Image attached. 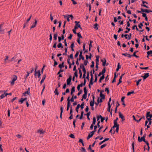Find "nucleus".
<instances>
[{
  "mask_svg": "<svg viewBox=\"0 0 152 152\" xmlns=\"http://www.w3.org/2000/svg\"><path fill=\"white\" fill-rule=\"evenodd\" d=\"M79 70V73L80 74L79 77L80 78H81L82 77V71L81 69H78Z\"/></svg>",
  "mask_w": 152,
  "mask_h": 152,
  "instance_id": "24",
  "label": "nucleus"
},
{
  "mask_svg": "<svg viewBox=\"0 0 152 152\" xmlns=\"http://www.w3.org/2000/svg\"><path fill=\"white\" fill-rule=\"evenodd\" d=\"M90 43L89 44V47L91 48L93 47L92 43L93 42V41L91 40H90Z\"/></svg>",
  "mask_w": 152,
  "mask_h": 152,
  "instance_id": "43",
  "label": "nucleus"
},
{
  "mask_svg": "<svg viewBox=\"0 0 152 152\" xmlns=\"http://www.w3.org/2000/svg\"><path fill=\"white\" fill-rule=\"evenodd\" d=\"M57 47L58 48H64L63 46L62 45V43L61 42H59L58 45H57Z\"/></svg>",
  "mask_w": 152,
  "mask_h": 152,
  "instance_id": "23",
  "label": "nucleus"
},
{
  "mask_svg": "<svg viewBox=\"0 0 152 152\" xmlns=\"http://www.w3.org/2000/svg\"><path fill=\"white\" fill-rule=\"evenodd\" d=\"M72 112H73V110H72V106H71V107H70V112L69 113V114L70 115H73V114H72Z\"/></svg>",
  "mask_w": 152,
  "mask_h": 152,
  "instance_id": "54",
  "label": "nucleus"
},
{
  "mask_svg": "<svg viewBox=\"0 0 152 152\" xmlns=\"http://www.w3.org/2000/svg\"><path fill=\"white\" fill-rule=\"evenodd\" d=\"M91 65L90 66V67L91 68H94V61H92L91 62Z\"/></svg>",
  "mask_w": 152,
  "mask_h": 152,
  "instance_id": "58",
  "label": "nucleus"
},
{
  "mask_svg": "<svg viewBox=\"0 0 152 152\" xmlns=\"http://www.w3.org/2000/svg\"><path fill=\"white\" fill-rule=\"evenodd\" d=\"M152 117L151 116H149V117H146L147 118V119L148 121H149V125L151 124V118Z\"/></svg>",
  "mask_w": 152,
  "mask_h": 152,
  "instance_id": "9",
  "label": "nucleus"
},
{
  "mask_svg": "<svg viewBox=\"0 0 152 152\" xmlns=\"http://www.w3.org/2000/svg\"><path fill=\"white\" fill-rule=\"evenodd\" d=\"M84 102H83L81 105H80V107L81 108V109L82 110L84 108Z\"/></svg>",
  "mask_w": 152,
  "mask_h": 152,
  "instance_id": "34",
  "label": "nucleus"
},
{
  "mask_svg": "<svg viewBox=\"0 0 152 152\" xmlns=\"http://www.w3.org/2000/svg\"><path fill=\"white\" fill-rule=\"evenodd\" d=\"M100 97L101 98V99H105V96L103 94H102L101 95L100 94Z\"/></svg>",
  "mask_w": 152,
  "mask_h": 152,
  "instance_id": "41",
  "label": "nucleus"
},
{
  "mask_svg": "<svg viewBox=\"0 0 152 152\" xmlns=\"http://www.w3.org/2000/svg\"><path fill=\"white\" fill-rule=\"evenodd\" d=\"M58 36V33L57 32L54 34L53 38L55 40H56L57 39V37Z\"/></svg>",
  "mask_w": 152,
  "mask_h": 152,
  "instance_id": "22",
  "label": "nucleus"
},
{
  "mask_svg": "<svg viewBox=\"0 0 152 152\" xmlns=\"http://www.w3.org/2000/svg\"><path fill=\"white\" fill-rule=\"evenodd\" d=\"M37 73V76H38V78H39V77H40V75H41L40 71V70H38Z\"/></svg>",
  "mask_w": 152,
  "mask_h": 152,
  "instance_id": "45",
  "label": "nucleus"
},
{
  "mask_svg": "<svg viewBox=\"0 0 152 152\" xmlns=\"http://www.w3.org/2000/svg\"><path fill=\"white\" fill-rule=\"evenodd\" d=\"M149 76V73H145L144 74V75L143 76H141V77L143 78V80H144L146 79Z\"/></svg>",
  "mask_w": 152,
  "mask_h": 152,
  "instance_id": "6",
  "label": "nucleus"
},
{
  "mask_svg": "<svg viewBox=\"0 0 152 152\" xmlns=\"http://www.w3.org/2000/svg\"><path fill=\"white\" fill-rule=\"evenodd\" d=\"M78 142H80V143H82V145H83V146H84V143H83V140H82V139H80L79 140V141H78Z\"/></svg>",
  "mask_w": 152,
  "mask_h": 152,
  "instance_id": "32",
  "label": "nucleus"
},
{
  "mask_svg": "<svg viewBox=\"0 0 152 152\" xmlns=\"http://www.w3.org/2000/svg\"><path fill=\"white\" fill-rule=\"evenodd\" d=\"M100 102V101H99V97L98 98L97 100V102H96L95 104L96 105V106H97L99 104Z\"/></svg>",
  "mask_w": 152,
  "mask_h": 152,
  "instance_id": "39",
  "label": "nucleus"
},
{
  "mask_svg": "<svg viewBox=\"0 0 152 152\" xmlns=\"http://www.w3.org/2000/svg\"><path fill=\"white\" fill-rule=\"evenodd\" d=\"M96 118L95 117H94L93 118V121L92 124L95 125L96 124Z\"/></svg>",
  "mask_w": 152,
  "mask_h": 152,
  "instance_id": "35",
  "label": "nucleus"
},
{
  "mask_svg": "<svg viewBox=\"0 0 152 152\" xmlns=\"http://www.w3.org/2000/svg\"><path fill=\"white\" fill-rule=\"evenodd\" d=\"M104 78V76H103H103H102L100 78L99 80V83H101V82H102V81L103 80Z\"/></svg>",
  "mask_w": 152,
  "mask_h": 152,
  "instance_id": "30",
  "label": "nucleus"
},
{
  "mask_svg": "<svg viewBox=\"0 0 152 152\" xmlns=\"http://www.w3.org/2000/svg\"><path fill=\"white\" fill-rule=\"evenodd\" d=\"M37 22V20L36 19H35V22L33 23V25L31 26L30 28V30H31L32 28H34L36 26Z\"/></svg>",
  "mask_w": 152,
  "mask_h": 152,
  "instance_id": "7",
  "label": "nucleus"
},
{
  "mask_svg": "<svg viewBox=\"0 0 152 152\" xmlns=\"http://www.w3.org/2000/svg\"><path fill=\"white\" fill-rule=\"evenodd\" d=\"M99 56H96V64H99Z\"/></svg>",
  "mask_w": 152,
  "mask_h": 152,
  "instance_id": "18",
  "label": "nucleus"
},
{
  "mask_svg": "<svg viewBox=\"0 0 152 152\" xmlns=\"http://www.w3.org/2000/svg\"><path fill=\"white\" fill-rule=\"evenodd\" d=\"M7 91H0V92H4V94H2L1 96H0V97L1 99H3V98L5 96H5V92H6Z\"/></svg>",
  "mask_w": 152,
  "mask_h": 152,
  "instance_id": "13",
  "label": "nucleus"
},
{
  "mask_svg": "<svg viewBox=\"0 0 152 152\" xmlns=\"http://www.w3.org/2000/svg\"><path fill=\"white\" fill-rule=\"evenodd\" d=\"M53 61L54 62V64L53 65L54 66H55L56 65H57L58 64V63L56 61L55 59H53Z\"/></svg>",
  "mask_w": 152,
  "mask_h": 152,
  "instance_id": "57",
  "label": "nucleus"
},
{
  "mask_svg": "<svg viewBox=\"0 0 152 152\" xmlns=\"http://www.w3.org/2000/svg\"><path fill=\"white\" fill-rule=\"evenodd\" d=\"M70 97V96H69L68 97L67 99V106L70 107L71 105V103H70V100H69V98Z\"/></svg>",
  "mask_w": 152,
  "mask_h": 152,
  "instance_id": "10",
  "label": "nucleus"
},
{
  "mask_svg": "<svg viewBox=\"0 0 152 152\" xmlns=\"http://www.w3.org/2000/svg\"><path fill=\"white\" fill-rule=\"evenodd\" d=\"M45 84H44L43 85V89L42 90V92L41 93V95H42V94L43 93V92L44 91V90L45 88Z\"/></svg>",
  "mask_w": 152,
  "mask_h": 152,
  "instance_id": "48",
  "label": "nucleus"
},
{
  "mask_svg": "<svg viewBox=\"0 0 152 152\" xmlns=\"http://www.w3.org/2000/svg\"><path fill=\"white\" fill-rule=\"evenodd\" d=\"M54 93H55L56 95H58L59 94V93L58 92V87H57L54 91Z\"/></svg>",
  "mask_w": 152,
  "mask_h": 152,
  "instance_id": "26",
  "label": "nucleus"
},
{
  "mask_svg": "<svg viewBox=\"0 0 152 152\" xmlns=\"http://www.w3.org/2000/svg\"><path fill=\"white\" fill-rule=\"evenodd\" d=\"M105 91L107 92V94H109V91L108 88H106L105 89Z\"/></svg>",
  "mask_w": 152,
  "mask_h": 152,
  "instance_id": "56",
  "label": "nucleus"
},
{
  "mask_svg": "<svg viewBox=\"0 0 152 152\" xmlns=\"http://www.w3.org/2000/svg\"><path fill=\"white\" fill-rule=\"evenodd\" d=\"M64 62H63L61 64H60L58 65V67L61 69L62 67H64Z\"/></svg>",
  "mask_w": 152,
  "mask_h": 152,
  "instance_id": "14",
  "label": "nucleus"
},
{
  "mask_svg": "<svg viewBox=\"0 0 152 152\" xmlns=\"http://www.w3.org/2000/svg\"><path fill=\"white\" fill-rule=\"evenodd\" d=\"M89 71L87 72V77H86V78L88 80H89Z\"/></svg>",
  "mask_w": 152,
  "mask_h": 152,
  "instance_id": "47",
  "label": "nucleus"
},
{
  "mask_svg": "<svg viewBox=\"0 0 152 152\" xmlns=\"http://www.w3.org/2000/svg\"><path fill=\"white\" fill-rule=\"evenodd\" d=\"M79 52L80 50L77 51L76 53L75 54V58H77L78 56V55L79 54Z\"/></svg>",
  "mask_w": 152,
  "mask_h": 152,
  "instance_id": "40",
  "label": "nucleus"
},
{
  "mask_svg": "<svg viewBox=\"0 0 152 152\" xmlns=\"http://www.w3.org/2000/svg\"><path fill=\"white\" fill-rule=\"evenodd\" d=\"M83 90L84 93L87 94V90L86 87H85L84 88Z\"/></svg>",
  "mask_w": 152,
  "mask_h": 152,
  "instance_id": "51",
  "label": "nucleus"
},
{
  "mask_svg": "<svg viewBox=\"0 0 152 152\" xmlns=\"http://www.w3.org/2000/svg\"><path fill=\"white\" fill-rule=\"evenodd\" d=\"M100 118H101V122H103L104 121V120L105 119V117H103L102 116L100 115Z\"/></svg>",
  "mask_w": 152,
  "mask_h": 152,
  "instance_id": "31",
  "label": "nucleus"
},
{
  "mask_svg": "<svg viewBox=\"0 0 152 152\" xmlns=\"http://www.w3.org/2000/svg\"><path fill=\"white\" fill-rule=\"evenodd\" d=\"M80 106V105L79 104H77V106L75 110L77 113L78 112V109L79 108Z\"/></svg>",
  "mask_w": 152,
  "mask_h": 152,
  "instance_id": "28",
  "label": "nucleus"
},
{
  "mask_svg": "<svg viewBox=\"0 0 152 152\" xmlns=\"http://www.w3.org/2000/svg\"><path fill=\"white\" fill-rule=\"evenodd\" d=\"M119 118L121 119L124 117L123 115L121 113L119 112Z\"/></svg>",
  "mask_w": 152,
  "mask_h": 152,
  "instance_id": "38",
  "label": "nucleus"
},
{
  "mask_svg": "<svg viewBox=\"0 0 152 152\" xmlns=\"http://www.w3.org/2000/svg\"><path fill=\"white\" fill-rule=\"evenodd\" d=\"M60 110H61V113H60V117L61 119L62 118V114L63 112V108L62 107H60Z\"/></svg>",
  "mask_w": 152,
  "mask_h": 152,
  "instance_id": "21",
  "label": "nucleus"
},
{
  "mask_svg": "<svg viewBox=\"0 0 152 152\" xmlns=\"http://www.w3.org/2000/svg\"><path fill=\"white\" fill-rule=\"evenodd\" d=\"M141 10L142 12H145L147 13H148L150 12H152V11L150 10H149L147 9H144L142 8H141Z\"/></svg>",
  "mask_w": 152,
  "mask_h": 152,
  "instance_id": "5",
  "label": "nucleus"
},
{
  "mask_svg": "<svg viewBox=\"0 0 152 152\" xmlns=\"http://www.w3.org/2000/svg\"><path fill=\"white\" fill-rule=\"evenodd\" d=\"M80 150L81 152H86V150L84 148L82 147L80 148Z\"/></svg>",
  "mask_w": 152,
  "mask_h": 152,
  "instance_id": "29",
  "label": "nucleus"
},
{
  "mask_svg": "<svg viewBox=\"0 0 152 152\" xmlns=\"http://www.w3.org/2000/svg\"><path fill=\"white\" fill-rule=\"evenodd\" d=\"M78 69H85L84 65L83 64H81L80 65V67Z\"/></svg>",
  "mask_w": 152,
  "mask_h": 152,
  "instance_id": "25",
  "label": "nucleus"
},
{
  "mask_svg": "<svg viewBox=\"0 0 152 152\" xmlns=\"http://www.w3.org/2000/svg\"><path fill=\"white\" fill-rule=\"evenodd\" d=\"M138 140L139 142H142V141L145 142L146 141L144 136H143L141 137V138H140V136L138 137Z\"/></svg>",
  "mask_w": 152,
  "mask_h": 152,
  "instance_id": "2",
  "label": "nucleus"
},
{
  "mask_svg": "<svg viewBox=\"0 0 152 152\" xmlns=\"http://www.w3.org/2000/svg\"><path fill=\"white\" fill-rule=\"evenodd\" d=\"M72 79V77L71 75H70L69 76V78L67 80V84L68 85H70V83L71 80Z\"/></svg>",
  "mask_w": 152,
  "mask_h": 152,
  "instance_id": "4",
  "label": "nucleus"
},
{
  "mask_svg": "<svg viewBox=\"0 0 152 152\" xmlns=\"http://www.w3.org/2000/svg\"><path fill=\"white\" fill-rule=\"evenodd\" d=\"M69 137L73 139H75V138L74 135L72 134H71L69 135Z\"/></svg>",
  "mask_w": 152,
  "mask_h": 152,
  "instance_id": "55",
  "label": "nucleus"
},
{
  "mask_svg": "<svg viewBox=\"0 0 152 152\" xmlns=\"http://www.w3.org/2000/svg\"><path fill=\"white\" fill-rule=\"evenodd\" d=\"M103 59H102L101 61L102 62V66H104L106 65V60L105 58H103Z\"/></svg>",
  "mask_w": 152,
  "mask_h": 152,
  "instance_id": "8",
  "label": "nucleus"
},
{
  "mask_svg": "<svg viewBox=\"0 0 152 152\" xmlns=\"http://www.w3.org/2000/svg\"><path fill=\"white\" fill-rule=\"evenodd\" d=\"M147 55H150L151 54H152V50H150L147 52Z\"/></svg>",
  "mask_w": 152,
  "mask_h": 152,
  "instance_id": "64",
  "label": "nucleus"
},
{
  "mask_svg": "<svg viewBox=\"0 0 152 152\" xmlns=\"http://www.w3.org/2000/svg\"><path fill=\"white\" fill-rule=\"evenodd\" d=\"M90 113H91V112H89L88 113L86 114V115L87 116V118L89 120H90L89 116L90 115Z\"/></svg>",
  "mask_w": 152,
  "mask_h": 152,
  "instance_id": "37",
  "label": "nucleus"
},
{
  "mask_svg": "<svg viewBox=\"0 0 152 152\" xmlns=\"http://www.w3.org/2000/svg\"><path fill=\"white\" fill-rule=\"evenodd\" d=\"M72 36L73 35L72 34H70L69 36L68 37V39H71L72 38Z\"/></svg>",
  "mask_w": 152,
  "mask_h": 152,
  "instance_id": "63",
  "label": "nucleus"
},
{
  "mask_svg": "<svg viewBox=\"0 0 152 152\" xmlns=\"http://www.w3.org/2000/svg\"><path fill=\"white\" fill-rule=\"evenodd\" d=\"M45 132V131H43V130H41L40 129H39L37 131V132L39 133L40 134H42L44 133Z\"/></svg>",
  "mask_w": 152,
  "mask_h": 152,
  "instance_id": "15",
  "label": "nucleus"
},
{
  "mask_svg": "<svg viewBox=\"0 0 152 152\" xmlns=\"http://www.w3.org/2000/svg\"><path fill=\"white\" fill-rule=\"evenodd\" d=\"M17 79V76L15 75H14V77L12 80V81L11 82V85L12 86H13L14 84V82L16 81Z\"/></svg>",
  "mask_w": 152,
  "mask_h": 152,
  "instance_id": "3",
  "label": "nucleus"
},
{
  "mask_svg": "<svg viewBox=\"0 0 152 152\" xmlns=\"http://www.w3.org/2000/svg\"><path fill=\"white\" fill-rule=\"evenodd\" d=\"M75 77H76L77 78L78 77V74H77V71H75L74 73V76Z\"/></svg>",
  "mask_w": 152,
  "mask_h": 152,
  "instance_id": "61",
  "label": "nucleus"
},
{
  "mask_svg": "<svg viewBox=\"0 0 152 152\" xmlns=\"http://www.w3.org/2000/svg\"><path fill=\"white\" fill-rule=\"evenodd\" d=\"M108 107L107 108V110L108 112H110V109L111 108V104L108 105Z\"/></svg>",
  "mask_w": 152,
  "mask_h": 152,
  "instance_id": "53",
  "label": "nucleus"
},
{
  "mask_svg": "<svg viewBox=\"0 0 152 152\" xmlns=\"http://www.w3.org/2000/svg\"><path fill=\"white\" fill-rule=\"evenodd\" d=\"M126 29L127 30L126 31H125V33H128L130 30V28H129L127 27H126Z\"/></svg>",
  "mask_w": 152,
  "mask_h": 152,
  "instance_id": "36",
  "label": "nucleus"
},
{
  "mask_svg": "<svg viewBox=\"0 0 152 152\" xmlns=\"http://www.w3.org/2000/svg\"><path fill=\"white\" fill-rule=\"evenodd\" d=\"M64 18H66L67 19V21L69 22L70 21V19H69V17L68 16H67L66 15H64Z\"/></svg>",
  "mask_w": 152,
  "mask_h": 152,
  "instance_id": "49",
  "label": "nucleus"
},
{
  "mask_svg": "<svg viewBox=\"0 0 152 152\" xmlns=\"http://www.w3.org/2000/svg\"><path fill=\"white\" fill-rule=\"evenodd\" d=\"M24 102V100L23 99V98H21L19 100V102H20V104H22Z\"/></svg>",
  "mask_w": 152,
  "mask_h": 152,
  "instance_id": "44",
  "label": "nucleus"
},
{
  "mask_svg": "<svg viewBox=\"0 0 152 152\" xmlns=\"http://www.w3.org/2000/svg\"><path fill=\"white\" fill-rule=\"evenodd\" d=\"M138 52V50H136L133 53L132 55V56L135 57L136 58H139V56L136 55V54Z\"/></svg>",
  "mask_w": 152,
  "mask_h": 152,
  "instance_id": "12",
  "label": "nucleus"
},
{
  "mask_svg": "<svg viewBox=\"0 0 152 152\" xmlns=\"http://www.w3.org/2000/svg\"><path fill=\"white\" fill-rule=\"evenodd\" d=\"M141 80H142V79H141L137 81L136 82H137L136 85L137 86H138V85L139 84L140 82L141 81Z\"/></svg>",
  "mask_w": 152,
  "mask_h": 152,
  "instance_id": "60",
  "label": "nucleus"
},
{
  "mask_svg": "<svg viewBox=\"0 0 152 152\" xmlns=\"http://www.w3.org/2000/svg\"><path fill=\"white\" fill-rule=\"evenodd\" d=\"M119 125L117 123V122H114V127H119Z\"/></svg>",
  "mask_w": 152,
  "mask_h": 152,
  "instance_id": "20",
  "label": "nucleus"
},
{
  "mask_svg": "<svg viewBox=\"0 0 152 152\" xmlns=\"http://www.w3.org/2000/svg\"><path fill=\"white\" fill-rule=\"evenodd\" d=\"M125 98V96H123L121 98V101L123 102L122 105L124 106V107H125L126 106V104L124 103V99Z\"/></svg>",
  "mask_w": 152,
  "mask_h": 152,
  "instance_id": "17",
  "label": "nucleus"
},
{
  "mask_svg": "<svg viewBox=\"0 0 152 152\" xmlns=\"http://www.w3.org/2000/svg\"><path fill=\"white\" fill-rule=\"evenodd\" d=\"M95 103V100H91L90 101V106L92 107L94 106V104Z\"/></svg>",
  "mask_w": 152,
  "mask_h": 152,
  "instance_id": "19",
  "label": "nucleus"
},
{
  "mask_svg": "<svg viewBox=\"0 0 152 152\" xmlns=\"http://www.w3.org/2000/svg\"><path fill=\"white\" fill-rule=\"evenodd\" d=\"M134 91H132L131 92H128L127 94V96H129L131 94H134Z\"/></svg>",
  "mask_w": 152,
  "mask_h": 152,
  "instance_id": "46",
  "label": "nucleus"
},
{
  "mask_svg": "<svg viewBox=\"0 0 152 152\" xmlns=\"http://www.w3.org/2000/svg\"><path fill=\"white\" fill-rule=\"evenodd\" d=\"M87 96V94L84 93L83 95L82 98H83V99H86V98Z\"/></svg>",
  "mask_w": 152,
  "mask_h": 152,
  "instance_id": "42",
  "label": "nucleus"
},
{
  "mask_svg": "<svg viewBox=\"0 0 152 152\" xmlns=\"http://www.w3.org/2000/svg\"><path fill=\"white\" fill-rule=\"evenodd\" d=\"M106 72V67H104L103 69H102V71L101 72H100L99 73V74L98 75V76L99 77L101 75L103 76H104V73H105Z\"/></svg>",
  "mask_w": 152,
  "mask_h": 152,
  "instance_id": "1",
  "label": "nucleus"
},
{
  "mask_svg": "<svg viewBox=\"0 0 152 152\" xmlns=\"http://www.w3.org/2000/svg\"><path fill=\"white\" fill-rule=\"evenodd\" d=\"M122 55L123 56H127V57L129 58H131L132 56V55L128 54L127 53H122Z\"/></svg>",
  "mask_w": 152,
  "mask_h": 152,
  "instance_id": "11",
  "label": "nucleus"
},
{
  "mask_svg": "<svg viewBox=\"0 0 152 152\" xmlns=\"http://www.w3.org/2000/svg\"><path fill=\"white\" fill-rule=\"evenodd\" d=\"M142 13V16L143 17L145 18V17H147V15L145 13H144L143 12Z\"/></svg>",
  "mask_w": 152,
  "mask_h": 152,
  "instance_id": "62",
  "label": "nucleus"
},
{
  "mask_svg": "<svg viewBox=\"0 0 152 152\" xmlns=\"http://www.w3.org/2000/svg\"><path fill=\"white\" fill-rule=\"evenodd\" d=\"M98 26L99 25L98 24H97V23H95L94 25V28L96 30H97L98 29Z\"/></svg>",
  "mask_w": 152,
  "mask_h": 152,
  "instance_id": "33",
  "label": "nucleus"
},
{
  "mask_svg": "<svg viewBox=\"0 0 152 152\" xmlns=\"http://www.w3.org/2000/svg\"><path fill=\"white\" fill-rule=\"evenodd\" d=\"M138 26L140 28H142V26H143V24L141 22L138 25Z\"/></svg>",
  "mask_w": 152,
  "mask_h": 152,
  "instance_id": "52",
  "label": "nucleus"
},
{
  "mask_svg": "<svg viewBox=\"0 0 152 152\" xmlns=\"http://www.w3.org/2000/svg\"><path fill=\"white\" fill-rule=\"evenodd\" d=\"M77 34L78 37V38L77 39H80V38H83V37L81 34H80V32L77 33Z\"/></svg>",
  "mask_w": 152,
  "mask_h": 152,
  "instance_id": "27",
  "label": "nucleus"
},
{
  "mask_svg": "<svg viewBox=\"0 0 152 152\" xmlns=\"http://www.w3.org/2000/svg\"><path fill=\"white\" fill-rule=\"evenodd\" d=\"M46 78V75H45L43 77L42 79L40 82V84H42V83L44 82L45 78Z\"/></svg>",
  "mask_w": 152,
  "mask_h": 152,
  "instance_id": "16",
  "label": "nucleus"
},
{
  "mask_svg": "<svg viewBox=\"0 0 152 152\" xmlns=\"http://www.w3.org/2000/svg\"><path fill=\"white\" fill-rule=\"evenodd\" d=\"M75 86L72 87L71 89V91L73 92V93L74 92H75Z\"/></svg>",
  "mask_w": 152,
  "mask_h": 152,
  "instance_id": "59",
  "label": "nucleus"
},
{
  "mask_svg": "<svg viewBox=\"0 0 152 152\" xmlns=\"http://www.w3.org/2000/svg\"><path fill=\"white\" fill-rule=\"evenodd\" d=\"M68 58H71L72 59H73V54H72L68 56Z\"/></svg>",
  "mask_w": 152,
  "mask_h": 152,
  "instance_id": "50",
  "label": "nucleus"
}]
</instances>
